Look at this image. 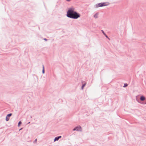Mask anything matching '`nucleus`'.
Returning a JSON list of instances; mask_svg holds the SVG:
<instances>
[{"mask_svg": "<svg viewBox=\"0 0 146 146\" xmlns=\"http://www.w3.org/2000/svg\"><path fill=\"white\" fill-rule=\"evenodd\" d=\"M110 3L108 2L101 3L96 4L94 7L95 8H97L100 7L107 6Z\"/></svg>", "mask_w": 146, "mask_h": 146, "instance_id": "1", "label": "nucleus"}, {"mask_svg": "<svg viewBox=\"0 0 146 146\" xmlns=\"http://www.w3.org/2000/svg\"><path fill=\"white\" fill-rule=\"evenodd\" d=\"M75 11V8H74L72 7L69 8L67 12L66 15L67 17H70L74 13V12Z\"/></svg>", "mask_w": 146, "mask_h": 146, "instance_id": "2", "label": "nucleus"}, {"mask_svg": "<svg viewBox=\"0 0 146 146\" xmlns=\"http://www.w3.org/2000/svg\"><path fill=\"white\" fill-rule=\"evenodd\" d=\"M74 13L72 15L69 17V18L74 19H77L80 17V14L77 13L75 11Z\"/></svg>", "mask_w": 146, "mask_h": 146, "instance_id": "3", "label": "nucleus"}, {"mask_svg": "<svg viewBox=\"0 0 146 146\" xmlns=\"http://www.w3.org/2000/svg\"><path fill=\"white\" fill-rule=\"evenodd\" d=\"M82 130L81 128L80 127H77L76 128H74L73 129V131L76 130L77 131H81Z\"/></svg>", "mask_w": 146, "mask_h": 146, "instance_id": "4", "label": "nucleus"}, {"mask_svg": "<svg viewBox=\"0 0 146 146\" xmlns=\"http://www.w3.org/2000/svg\"><path fill=\"white\" fill-rule=\"evenodd\" d=\"M61 136H59V137H56L54 139V141H58L59 139L61 138Z\"/></svg>", "mask_w": 146, "mask_h": 146, "instance_id": "5", "label": "nucleus"}, {"mask_svg": "<svg viewBox=\"0 0 146 146\" xmlns=\"http://www.w3.org/2000/svg\"><path fill=\"white\" fill-rule=\"evenodd\" d=\"M140 100L141 101H144L145 100V98L143 96H142L140 98Z\"/></svg>", "mask_w": 146, "mask_h": 146, "instance_id": "6", "label": "nucleus"}, {"mask_svg": "<svg viewBox=\"0 0 146 146\" xmlns=\"http://www.w3.org/2000/svg\"><path fill=\"white\" fill-rule=\"evenodd\" d=\"M84 84H82V89H83L84 87L85 86V85L86 84V82H84Z\"/></svg>", "mask_w": 146, "mask_h": 146, "instance_id": "7", "label": "nucleus"}, {"mask_svg": "<svg viewBox=\"0 0 146 146\" xmlns=\"http://www.w3.org/2000/svg\"><path fill=\"white\" fill-rule=\"evenodd\" d=\"M98 13H96L94 15V17L95 18H96L98 17Z\"/></svg>", "mask_w": 146, "mask_h": 146, "instance_id": "8", "label": "nucleus"}, {"mask_svg": "<svg viewBox=\"0 0 146 146\" xmlns=\"http://www.w3.org/2000/svg\"><path fill=\"white\" fill-rule=\"evenodd\" d=\"M42 68H43L42 73L43 74H44V65H43Z\"/></svg>", "mask_w": 146, "mask_h": 146, "instance_id": "9", "label": "nucleus"}, {"mask_svg": "<svg viewBox=\"0 0 146 146\" xmlns=\"http://www.w3.org/2000/svg\"><path fill=\"white\" fill-rule=\"evenodd\" d=\"M9 117L7 116L6 117V120L7 121H8L9 120Z\"/></svg>", "mask_w": 146, "mask_h": 146, "instance_id": "10", "label": "nucleus"}, {"mask_svg": "<svg viewBox=\"0 0 146 146\" xmlns=\"http://www.w3.org/2000/svg\"><path fill=\"white\" fill-rule=\"evenodd\" d=\"M12 115V113H9V114H8L7 115V116L9 117H10Z\"/></svg>", "mask_w": 146, "mask_h": 146, "instance_id": "11", "label": "nucleus"}, {"mask_svg": "<svg viewBox=\"0 0 146 146\" xmlns=\"http://www.w3.org/2000/svg\"><path fill=\"white\" fill-rule=\"evenodd\" d=\"M21 121H20L18 123V126H20V125H21Z\"/></svg>", "mask_w": 146, "mask_h": 146, "instance_id": "12", "label": "nucleus"}, {"mask_svg": "<svg viewBox=\"0 0 146 146\" xmlns=\"http://www.w3.org/2000/svg\"><path fill=\"white\" fill-rule=\"evenodd\" d=\"M127 86V84H124V85L123 86V87H126Z\"/></svg>", "mask_w": 146, "mask_h": 146, "instance_id": "13", "label": "nucleus"}, {"mask_svg": "<svg viewBox=\"0 0 146 146\" xmlns=\"http://www.w3.org/2000/svg\"><path fill=\"white\" fill-rule=\"evenodd\" d=\"M102 33H103L104 34V35H105V33H104V32L103 31H102Z\"/></svg>", "mask_w": 146, "mask_h": 146, "instance_id": "14", "label": "nucleus"}, {"mask_svg": "<svg viewBox=\"0 0 146 146\" xmlns=\"http://www.w3.org/2000/svg\"><path fill=\"white\" fill-rule=\"evenodd\" d=\"M66 1H70V0H66Z\"/></svg>", "mask_w": 146, "mask_h": 146, "instance_id": "15", "label": "nucleus"}, {"mask_svg": "<svg viewBox=\"0 0 146 146\" xmlns=\"http://www.w3.org/2000/svg\"><path fill=\"white\" fill-rule=\"evenodd\" d=\"M106 36L107 38H108V36H107V35H106Z\"/></svg>", "mask_w": 146, "mask_h": 146, "instance_id": "16", "label": "nucleus"}, {"mask_svg": "<svg viewBox=\"0 0 146 146\" xmlns=\"http://www.w3.org/2000/svg\"><path fill=\"white\" fill-rule=\"evenodd\" d=\"M35 141H37V139H35Z\"/></svg>", "mask_w": 146, "mask_h": 146, "instance_id": "17", "label": "nucleus"}, {"mask_svg": "<svg viewBox=\"0 0 146 146\" xmlns=\"http://www.w3.org/2000/svg\"><path fill=\"white\" fill-rule=\"evenodd\" d=\"M105 36H106V34H105Z\"/></svg>", "mask_w": 146, "mask_h": 146, "instance_id": "18", "label": "nucleus"}]
</instances>
